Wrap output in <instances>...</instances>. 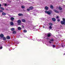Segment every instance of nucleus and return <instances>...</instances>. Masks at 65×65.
Returning <instances> with one entry per match:
<instances>
[{"instance_id": "1", "label": "nucleus", "mask_w": 65, "mask_h": 65, "mask_svg": "<svg viewBox=\"0 0 65 65\" xmlns=\"http://www.w3.org/2000/svg\"><path fill=\"white\" fill-rule=\"evenodd\" d=\"M45 12L46 13H47L49 15H50V14H51V13H53V12L51 10H49L48 11H45Z\"/></svg>"}, {"instance_id": "2", "label": "nucleus", "mask_w": 65, "mask_h": 65, "mask_svg": "<svg viewBox=\"0 0 65 65\" xmlns=\"http://www.w3.org/2000/svg\"><path fill=\"white\" fill-rule=\"evenodd\" d=\"M17 22L19 24V25H20V24H21V21L20 20H19Z\"/></svg>"}, {"instance_id": "3", "label": "nucleus", "mask_w": 65, "mask_h": 65, "mask_svg": "<svg viewBox=\"0 0 65 65\" xmlns=\"http://www.w3.org/2000/svg\"><path fill=\"white\" fill-rule=\"evenodd\" d=\"M61 24L62 25H65V22L64 21H62L61 22Z\"/></svg>"}, {"instance_id": "4", "label": "nucleus", "mask_w": 65, "mask_h": 65, "mask_svg": "<svg viewBox=\"0 0 65 65\" xmlns=\"http://www.w3.org/2000/svg\"><path fill=\"white\" fill-rule=\"evenodd\" d=\"M34 8L32 6L30 7L29 8V9L30 10H32V9H33Z\"/></svg>"}, {"instance_id": "5", "label": "nucleus", "mask_w": 65, "mask_h": 65, "mask_svg": "<svg viewBox=\"0 0 65 65\" xmlns=\"http://www.w3.org/2000/svg\"><path fill=\"white\" fill-rule=\"evenodd\" d=\"M53 11H55L56 13H59V12L58 11H57L55 9Z\"/></svg>"}, {"instance_id": "6", "label": "nucleus", "mask_w": 65, "mask_h": 65, "mask_svg": "<svg viewBox=\"0 0 65 65\" xmlns=\"http://www.w3.org/2000/svg\"><path fill=\"white\" fill-rule=\"evenodd\" d=\"M51 36V33H49L47 35V36L48 37H50V36Z\"/></svg>"}, {"instance_id": "7", "label": "nucleus", "mask_w": 65, "mask_h": 65, "mask_svg": "<svg viewBox=\"0 0 65 65\" xmlns=\"http://www.w3.org/2000/svg\"><path fill=\"white\" fill-rule=\"evenodd\" d=\"M7 39H10V37L9 36H8L6 37Z\"/></svg>"}, {"instance_id": "8", "label": "nucleus", "mask_w": 65, "mask_h": 65, "mask_svg": "<svg viewBox=\"0 0 65 65\" xmlns=\"http://www.w3.org/2000/svg\"><path fill=\"white\" fill-rule=\"evenodd\" d=\"M52 21H54V22H55V21H56V19H55V18H52Z\"/></svg>"}, {"instance_id": "9", "label": "nucleus", "mask_w": 65, "mask_h": 65, "mask_svg": "<svg viewBox=\"0 0 65 65\" xmlns=\"http://www.w3.org/2000/svg\"><path fill=\"white\" fill-rule=\"evenodd\" d=\"M14 20V18L13 17H11V20L12 21H13Z\"/></svg>"}, {"instance_id": "10", "label": "nucleus", "mask_w": 65, "mask_h": 65, "mask_svg": "<svg viewBox=\"0 0 65 65\" xmlns=\"http://www.w3.org/2000/svg\"><path fill=\"white\" fill-rule=\"evenodd\" d=\"M0 36L1 37H4V35L3 34H2L0 35Z\"/></svg>"}, {"instance_id": "11", "label": "nucleus", "mask_w": 65, "mask_h": 65, "mask_svg": "<svg viewBox=\"0 0 65 65\" xmlns=\"http://www.w3.org/2000/svg\"><path fill=\"white\" fill-rule=\"evenodd\" d=\"M50 8H51V9H53L54 8V7H53V5H51L50 6Z\"/></svg>"}, {"instance_id": "12", "label": "nucleus", "mask_w": 65, "mask_h": 65, "mask_svg": "<svg viewBox=\"0 0 65 65\" xmlns=\"http://www.w3.org/2000/svg\"><path fill=\"white\" fill-rule=\"evenodd\" d=\"M45 9L47 10H48V7L47 6H46L45 7Z\"/></svg>"}, {"instance_id": "13", "label": "nucleus", "mask_w": 65, "mask_h": 65, "mask_svg": "<svg viewBox=\"0 0 65 65\" xmlns=\"http://www.w3.org/2000/svg\"><path fill=\"white\" fill-rule=\"evenodd\" d=\"M10 25H12V26H13V22H11L10 23Z\"/></svg>"}, {"instance_id": "14", "label": "nucleus", "mask_w": 65, "mask_h": 65, "mask_svg": "<svg viewBox=\"0 0 65 65\" xmlns=\"http://www.w3.org/2000/svg\"><path fill=\"white\" fill-rule=\"evenodd\" d=\"M18 29L19 30H21V28L20 27H18Z\"/></svg>"}, {"instance_id": "15", "label": "nucleus", "mask_w": 65, "mask_h": 65, "mask_svg": "<svg viewBox=\"0 0 65 65\" xmlns=\"http://www.w3.org/2000/svg\"><path fill=\"white\" fill-rule=\"evenodd\" d=\"M13 33L14 34H16V33H17V32H16V31H14L13 32Z\"/></svg>"}, {"instance_id": "16", "label": "nucleus", "mask_w": 65, "mask_h": 65, "mask_svg": "<svg viewBox=\"0 0 65 65\" xmlns=\"http://www.w3.org/2000/svg\"><path fill=\"white\" fill-rule=\"evenodd\" d=\"M18 15L19 16H22V15H23V14H21V13H19L18 14Z\"/></svg>"}, {"instance_id": "17", "label": "nucleus", "mask_w": 65, "mask_h": 65, "mask_svg": "<svg viewBox=\"0 0 65 65\" xmlns=\"http://www.w3.org/2000/svg\"><path fill=\"white\" fill-rule=\"evenodd\" d=\"M22 22H24H24H26V21L25 20V19H22Z\"/></svg>"}, {"instance_id": "18", "label": "nucleus", "mask_w": 65, "mask_h": 65, "mask_svg": "<svg viewBox=\"0 0 65 65\" xmlns=\"http://www.w3.org/2000/svg\"><path fill=\"white\" fill-rule=\"evenodd\" d=\"M49 25L50 26H53V24L51 23H49Z\"/></svg>"}, {"instance_id": "19", "label": "nucleus", "mask_w": 65, "mask_h": 65, "mask_svg": "<svg viewBox=\"0 0 65 65\" xmlns=\"http://www.w3.org/2000/svg\"><path fill=\"white\" fill-rule=\"evenodd\" d=\"M11 31H14V28H12L11 29Z\"/></svg>"}, {"instance_id": "20", "label": "nucleus", "mask_w": 65, "mask_h": 65, "mask_svg": "<svg viewBox=\"0 0 65 65\" xmlns=\"http://www.w3.org/2000/svg\"><path fill=\"white\" fill-rule=\"evenodd\" d=\"M2 15H6V13L4 12H3L2 13Z\"/></svg>"}, {"instance_id": "21", "label": "nucleus", "mask_w": 65, "mask_h": 65, "mask_svg": "<svg viewBox=\"0 0 65 65\" xmlns=\"http://www.w3.org/2000/svg\"><path fill=\"white\" fill-rule=\"evenodd\" d=\"M59 10H62V8H61V7H59Z\"/></svg>"}, {"instance_id": "22", "label": "nucleus", "mask_w": 65, "mask_h": 65, "mask_svg": "<svg viewBox=\"0 0 65 65\" xmlns=\"http://www.w3.org/2000/svg\"><path fill=\"white\" fill-rule=\"evenodd\" d=\"M0 8L1 9H2V10H4V8L2 7H1Z\"/></svg>"}, {"instance_id": "23", "label": "nucleus", "mask_w": 65, "mask_h": 65, "mask_svg": "<svg viewBox=\"0 0 65 65\" xmlns=\"http://www.w3.org/2000/svg\"><path fill=\"white\" fill-rule=\"evenodd\" d=\"M23 32H24V33H26V32H27V30H23Z\"/></svg>"}, {"instance_id": "24", "label": "nucleus", "mask_w": 65, "mask_h": 65, "mask_svg": "<svg viewBox=\"0 0 65 65\" xmlns=\"http://www.w3.org/2000/svg\"><path fill=\"white\" fill-rule=\"evenodd\" d=\"M3 5L5 6H7V4H6L4 3Z\"/></svg>"}, {"instance_id": "25", "label": "nucleus", "mask_w": 65, "mask_h": 65, "mask_svg": "<svg viewBox=\"0 0 65 65\" xmlns=\"http://www.w3.org/2000/svg\"><path fill=\"white\" fill-rule=\"evenodd\" d=\"M63 21L64 22H65V19L64 18L62 19Z\"/></svg>"}, {"instance_id": "26", "label": "nucleus", "mask_w": 65, "mask_h": 65, "mask_svg": "<svg viewBox=\"0 0 65 65\" xmlns=\"http://www.w3.org/2000/svg\"><path fill=\"white\" fill-rule=\"evenodd\" d=\"M50 41H54V39H51L50 40Z\"/></svg>"}, {"instance_id": "27", "label": "nucleus", "mask_w": 65, "mask_h": 65, "mask_svg": "<svg viewBox=\"0 0 65 65\" xmlns=\"http://www.w3.org/2000/svg\"><path fill=\"white\" fill-rule=\"evenodd\" d=\"M49 28L50 29H52V27L51 26H50Z\"/></svg>"}, {"instance_id": "28", "label": "nucleus", "mask_w": 65, "mask_h": 65, "mask_svg": "<svg viewBox=\"0 0 65 65\" xmlns=\"http://www.w3.org/2000/svg\"><path fill=\"white\" fill-rule=\"evenodd\" d=\"M21 8H23V9L24 8H25V7L23 6H21Z\"/></svg>"}, {"instance_id": "29", "label": "nucleus", "mask_w": 65, "mask_h": 65, "mask_svg": "<svg viewBox=\"0 0 65 65\" xmlns=\"http://www.w3.org/2000/svg\"><path fill=\"white\" fill-rule=\"evenodd\" d=\"M3 39L4 40H5V39H6V38L5 37H4L3 38Z\"/></svg>"}, {"instance_id": "30", "label": "nucleus", "mask_w": 65, "mask_h": 65, "mask_svg": "<svg viewBox=\"0 0 65 65\" xmlns=\"http://www.w3.org/2000/svg\"><path fill=\"white\" fill-rule=\"evenodd\" d=\"M30 10V9H27V11H29Z\"/></svg>"}, {"instance_id": "31", "label": "nucleus", "mask_w": 65, "mask_h": 65, "mask_svg": "<svg viewBox=\"0 0 65 65\" xmlns=\"http://www.w3.org/2000/svg\"><path fill=\"white\" fill-rule=\"evenodd\" d=\"M57 21L58 22H60V20L59 19H58L57 20Z\"/></svg>"}, {"instance_id": "32", "label": "nucleus", "mask_w": 65, "mask_h": 65, "mask_svg": "<svg viewBox=\"0 0 65 65\" xmlns=\"http://www.w3.org/2000/svg\"><path fill=\"white\" fill-rule=\"evenodd\" d=\"M53 47H55V46H56L55 45H53Z\"/></svg>"}, {"instance_id": "33", "label": "nucleus", "mask_w": 65, "mask_h": 65, "mask_svg": "<svg viewBox=\"0 0 65 65\" xmlns=\"http://www.w3.org/2000/svg\"><path fill=\"white\" fill-rule=\"evenodd\" d=\"M56 19H58L59 18V17L57 16V17L56 18Z\"/></svg>"}, {"instance_id": "34", "label": "nucleus", "mask_w": 65, "mask_h": 65, "mask_svg": "<svg viewBox=\"0 0 65 65\" xmlns=\"http://www.w3.org/2000/svg\"><path fill=\"white\" fill-rule=\"evenodd\" d=\"M0 12H3V11L2 10H0Z\"/></svg>"}, {"instance_id": "35", "label": "nucleus", "mask_w": 65, "mask_h": 65, "mask_svg": "<svg viewBox=\"0 0 65 65\" xmlns=\"http://www.w3.org/2000/svg\"><path fill=\"white\" fill-rule=\"evenodd\" d=\"M2 48H3V47H0V48L1 49H2Z\"/></svg>"}, {"instance_id": "36", "label": "nucleus", "mask_w": 65, "mask_h": 65, "mask_svg": "<svg viewBox=\"0 0 65 65\" xmlns=\"http://www.w3.org/2000/svg\"><path fill=\"white\" fill-rule=\"evenodd\" d=\"M1 6V4H0V7Z\"/></svg>"}, {"instance_id": "37", "label": "nucleus", "mask_w": 65, "mask_h": 65, "mask_svg": "<svg viewBox=\"0 0 65 65\" xmlns=\"http://www.w3.org/2000/svg\"><path fill=\"white\" fill-rule=\"evenodd\" d=\"M49 43H51V42L49 41Z\"/></svg>"}, {"instance_id": "38", "label": "nucleus", "mask_w": 65, "mask_h": 65, "mask_svg": "<svg viewBox=\"0 0 65 65\" xmlns=\"http://www.w3.org/2000/svg\"><path fill=\"white\" fill-rule=\"evenodd\" d=\"M43 27L44 28V26H43Z\"/></svg>"}, {"instance_id": "39", "label": "nucleus", "mask_w": 65, "mask_h": 65, "mask_svg": "<svg viewBox=\"0 0 65 65\" xmlns=\"http://www.w3.org/2000/svg\"><path fill=\"white\" fill-rule=\"evenodd\" d=\"M65 55V53H64V55Z\"/></svg>"}]
</instances>
